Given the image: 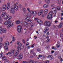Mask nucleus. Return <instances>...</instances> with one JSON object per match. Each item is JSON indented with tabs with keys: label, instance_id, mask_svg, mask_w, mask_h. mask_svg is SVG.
Instances as JSON below:
<instances>
[{
	"label": "nucleus",
	"instance_id": "e433bc0d",
	"mask_svg": "<svg viewBox=\"0 0 63 63\" xmlns=\"http://www.w3.org/2000/svg\"><path fill=\"white\" fill-rule=\"evenodd\" d=\"M5 48V49L6 50H8V46H7L5 47H4Z\"/></svg>",
	"mask_w": 63,
	"mask_h": 63
},
{
	"label": "nucleus",
	"instance_id": "f03ea898",
	"mask_svg": "<svg viewBox=\"0 0 63 63\" xmlns=\"http://www.w3.org/2000/svg\"><path fill=\"white\" fill-rule=\"evenodd\" d=\"M3 16L4 17V19H6V20H10V19L12 18V17H11V16L8 17L9 16V14L7 13L6 15H5Z\"/></svg>",
	"mask_w": 63,
	"mask_h": 63
},
{
	"label": "nucleus",
	"instance_id": "f257e3e1",
	"mask_svg": "<svg viewBox=\"0 0 63 63\" xmlns=\"http://www.w3.org/2000/svg\"><path fill=\"white\" fill-rule=\"evenodd\" d=\"M26 21L28 22L29 24H31L32 23V20H31V18L30 17L27 16L25 19Z\"/></svg>",
	"mask_w": 63,
	"mask_h": 63
},
{
	"label": "nucleus",
	"instance_id": "cd10ccee",
	"mask_svg": "<svg viewBox=\"0 0 63 63\" xmlns=\"http://www.w3.org/2000/svg\"><path fill=\"white\" fill-rule=\"evenodd\" d=\"M30 63H34V61L33 60H30L29 61Z\"/></svg>",
	"mask_w": 63,
	"mask_h": 63
},
{
	"label": "nucleus",
	"instance_id": "0eeeda50",
	"mask_svg": "<svg viewBox=\"0 0 63 63\" xmlns=\"http://www.w3.org/2000/svg\"><path fill=\"white\" fill-rule=\"evenodd\" d=\"M8 54H11V56H12L14 54V53H15V50H14L11 52H8Z\"/></svg>",
	"mask_w": 63,
	"mask_h": 63
},
{
	"label": "nucleus",
	"instance_id": "f704fd0d",
	"mask_svg": "<svg viewBox=\"0 0 63 63\" xmlns=\"http://www.w3.org/2000/svg\"><path fill=\"white\" fill-rule=\"evenodd\" d=\"M49 61H46L44 62L43 63H49Z\"/></svg>",
	"mask_w": 63,
	"mask_h": 63
},
{
	"label": "nucleus",
	"instance_id": "e2e57ef3",
	"mask_svg": "<svg viewBox=\"0 0 63 63\" xmlns=\"http://www.w3.org/2000/svg\"><path fill=\"white\" fill-rule=\"evenodd\" d=\"M21 23L22 25H23L24 22H23L22 21H21Z\"/></svg>",
	"mask_w": 63,
	"mask_h": 63
},
{
	"label": "nucleus",
	"instance_id": "a878e982",
	"mask_svg": "<svg viewBox=\"0 0 63 63\" xmlns=\"http://www.w3.org/2000/svg\"><path fill=\"white\" fill-rule=\"evenodd\" d=\"M22 10L24 13H26V10L25 8H23Z\"/></svg>",
	"mask_w": 63,
	"mask_h": 63
},
{
	"label": "nucleus",
	"instance_id": "8fccbe9b",
	"mask_svg": "<svg viewBox=\"0 0 63 63\" xmlns=\"http://www.w3.org/2000/svg\"><path fill=\"white\" fill-rule=\"evenodd\" d=\"M38 51H40L41 50V49L40 48H38L37 49V50Z\"/></svg>",
	"mask_w": 63,
	"mask_h": 63
},
{
	"label": "nucleus",
	"instance_id": "72a5a7b5",
	"mask_svg": "<svg viewBox=\"0 0 63 63\" xmlns=\"http://www.w3.org/2000/svg\"><path fill=\"white\" fill-rule=\"evenodd\" d=\"M21 29H17V31L19 33H20V32H21Z\"/></svg>",
	"mask_w": 63,
	"mask_h": 63
},
{
	"label": "nucleus",
	"instance_id": "5701e85b",
	"mask_svg": "<svg viewBox=\"0 0 63 63\" xmlns=\"http://www.w3.org/2000/svg\"><path fill=\"white\" fill-rule=\"evenodd\" d=\"M18 6H15L14 10H16V11H17L18 10Z\"/></svg>",
	"mask_w": 63,
	"mask_h": 63
},
{
	"label": "nucleus",
	"instance_id": "c9c22d12",
	"mask_svg": "<svg viewBox=\"0 0 63 63\" xmlns=\"http://www.w3.org/2000/svg\"><path fill=\"white\" fill-rule=\"evenodd\" d=\"M49 61H46L44 62L43 63H49Z\"/></svg>",
	"mask_w": 63,
	"mask_h": 63
},
{
	"label": "nucleus",
	"instance_id": "0e129e2a",
	"mask_svg": "<svg viewBox=\"0 0 63 63\" xmlns=\"http://www.w3.org/2000/svg\"><path fill=\"white\" fill-rule=\"evenodd\" d=\"M27 10L28 11H29V12H30V10L29 8H28L27 9Z\"/></svg>",
	"mask_w": 63,
	"mask_h": 63
},
{
	"label": "nucleus",
	"instance_id": "4d7b16f0",
	"mask_svg": "<svg viewBox=\"0 0 63 63\" xmlns=\"http://www.w3.org/2000/svg\"><path fill=\"white\" fill-rule=\"evenodd\" d=\"M60 36L61 37H63V35L62 33H61L60 34Z\"/></svg>",
	"mask_w": 63,
	"mask_h": 63
},
{
	"label": "nucleus",
	"instance_id": "69168bd1",
	"mask_svg": "<svg viewBox=\"0 0 63 63\" xmlns=\"http://www.w3.org/2000/svg\"><path fill=\"white\" fill-rule=\"evenodd\" d=\"M49 40H49V39H47L46 40V42H49Z\"/></svg>",
	"mask_w": 63,
	"mask_h": 63
},
{
	"label": "nucleus",
	"instance_id": "4be33fe9",
	"mask_svg": "<svg viewBox=\"0 0 63 63\" xmlns=\"http://www.w3.org/2000/svg\"><path fill=\"white\" fill-rule=\"evenodd\" d=\"M3 28L2 27H0V34H2L3 33Z\"/></svg>",
	"mask_w": 63,
	"mask_h": 63
},
{
	"label": "nucleus",
	"instance_id": "9b49d317",
	"mask_svg": "<svg viewBox=\"0 0 63 63\" xmlns=\"http://www.w3.org/2000/svg\"><path fill=\"white\" fill-rule=\"evenodd\" d=\"M18 59H21L22 58V54L21 53H20L18 57Z\"/></svg>",
	"mask_w": 63,
	"mask_h": 63
},
{
	"label": "nucleus",
	"instance_id": "58836bf2",
	"mask_svg": "<svg viewBox=\"0 0 63 63\" xmlns=\"http://www.w3.org/2000/svg\"><path fill=\"white\" fill-rule=\"evenodd\" d=\"M27 15L29 16H31V15H30V13H27Z\"/></svg>",
	"mask_w": 63,
	"mask_h": 63
},
{
	"label": "nucleus",
	"instance_id": "2f4dec72",
	"mask_svg": "<svg viewBox=\"0 0 63 63\" xmlns=\"http://www.w3.org/2000/svg\"><path fill=\"white\" fill-rule=\"evenodd\" d=\"M2 41L3 38H2V37H0V43H1Z\"/></svg>",
	"mask_w": 63,
	"mask_h": 63
},
{
	"label": "nucleus",
	"instance_id": "1a4fd4ad",
	"mask_svg": "<svg viewBox=\"0 0 63 63\" xmlns=\"http://www.w3.org/2000/svg\"><path fill=\"white\" fill-rule=\"evenodd\" d=\"M18 53H19L18 51L17 50H16V53H15V55H14L13 56V57L14 58L15 57H16V56L18 54Z\"/></svg>",
	"mask_w": 63,
	"mask_h": 63
},
{
	"label": "nucleus",
	"instance_id": "a19ab883",
	"mask_svg": "<svg viewBox=\"0 0 63 63\" xmlns=\"http://www.w3.org/2000/svg\"><path fill=\"white\" fill-rule=\"evenodd\" d=\"M52 14H56V12L55 11H52Z\"/></svg>",
	"mask_w": 63,
	"mask_h": 63
},
{
	"label": "nucleus",
	"instance_id": "3c124183",
	"mask_svg": "<svg viewBox=\"0 0 63 63\" xmlns=\"http://www.w3.org/2000/svg\"><path fill=\"white\" fill-rule=\"evenodd\" d=\"M23 63H28V62H26V61H24L22 62Z\"/></svg>",
	"mask_w": 63,
	"mask_h": 63
},
{
	"label": "nucleus",
	"instance_id": "4c0bfd02",
	"mask_svg": "<svg viewBox=\"0 0 63 63\" xmlns=\"http://www.w3.org/2000/svg\"><path fill=\"white\" fill-rule=\"evenodd\" d=\"M18 29H22V28L21 27V26H18Z\"/></svg>",
	"mask_w": 63,
	"mask_h": 63
},
{
	"label": "nucleus",
	"instance_id": "a18cd8bd",
	"mask_svg": "<svg viewBox=\"0 0 63 63\" xmlns=\"http://www.w3.org/2000/svg\"><path fill=\"white\" fill-rule=\"evenodd\" d=\"M34 20H37H37H38V19L37 17H35L34 18Z\"/></svg>",
	"mask_w": 63,
	"mask_h": 63
},
{
	"label": "nucleus",
	"instance_id": "2eb2a0df",
	"mask_svg": "<svg viewBox=\"0 0 63 63\" xmlns=\"http://www.w3.org/2000/svg\"><path fill=\"white\" fill-rule=\"evenodd\" d=\"M14 26V24L13 23H11L10 24L8 25V26H7L8 28L9 27H12Z\"/></svg>",
	"mask_w": 63,
	"mask_h": 63
},
{
	"label": "nucleus",
	"instance_id": "4468645a",
	"mask_svg": "<svg viewBox=\"0 0 63 63\" xmlns=\"http://www.w3.org/2000/svg\"><path fill=\"white\" fill-rule=\"evenodd\" d=\"M28 23H27L26 21H25L24 22L23 24L26 27H27V28L28 27Z\"/></svg>",
	"mask_w": 63,
	"mask_h": 63
},
{
	"label": "nucleus",
	"instance_id": "ea45409f",
	"mask_svg": "<svg viewBox=\"0 0 63 63\" xmlns=\"http://www.w3.org/2000/svg\"><path fill=\"white\" fill-rule=\"evenodd\" d=\"M17 4H18V3L16 2L14 4V6L15 7H16V6Z\"/></svg>",
	"mask_w": 63,
	"mask_h": 63
},
{
	"label": "nucleus",
	"instance_id": "a211bd4d",
	"mask_svg": "<svg viewBox=\"0 0 63 63\" xmlns=\"http://www.w3.org/2000/svg\"><path fill=\"white\" fill-rule=\"evenodd\" d=\"M6 14H6V12H3L1 14V16L3 17V16H5V15H6Z\"/></svg>",
	"mask_w": 63,
	"mask_h": 63
},
{
	"label": "nucleus",
	"instance_id": "680f3d73",
	"mask_svg": "<svg viewBox=\"0 0 63 63\" xmlns=\"http://www.w3.org/2000/svg\"><path fill=\"white\" fill-rule=\"evenodd\" d=\"M54 6V4H51V6L52 7H53Z\"/></svg>",
	"mask_w": 63,
	"mask_h": 63
},
{
	"label": "nucleus",
	"instance_id": "39448f33",
	"mask_svg": "<svg viewBox=\"0 0 63 63\" xmlns=\"http://www.w3.org/2000/svg\"><path fill=\"white\" fill-rule=\"evenodd\" d=\"M3 55L4 54L3 53H1L0 54V58H2L4 60H5L7 59V58Z\"/></svg>",
	"mask_w": 63,
	"mask_h": 63
},
{
	"label": "nucleus",
	"instance_id": "393cba45",
	"mask_svg": "<svg viewBox=\"0 0 63 63\" xmlns=\"http://www.w3.org/2000/svg\"><path fill=\"white\" fill-rule=\"evenodd\" d=\"M56 8L55 7H54V8H52V12L55 11H56Z\"/></svg>",
	"mask_w": 63,
	"mask_h": 63
},
{
	"label": "nucleus",
	"instance_id": "dca6fc26",
	"mask_svg": "<svg viewBox=\"0 0 63 63\" xmlns=\"http://www.w3.org/2000/svg\"><path fill=\"white\" fill-rule=\"evenodd\" d=\"M37 22L38 23H39V24H43V22L40 20H38L37 21Z\"/></svg>",
	"mask_w": 63,
	"mask_h": 63
},
{
	"label": "nucleus",
	"instance_id": "09e8293b",
	"mask_svg": "<svg viewBox=\"0 0 63 63\" xmlns=\"http://www.w3.org/2000/svg\"><path fill=\"white\" fill-rule=\"evenodd\" d=\"M5 44H6V45H7V46H8V45H9V42H6L5 43Z\"/></svg>",
	"mask_w": 63,
	"mask_h": 63
},
{
	"label": "nucleus",
	"instance_id": "13d9d810",
	"mask_svg": "<svg viewBox=\"0 0 63 63\" xmlns=\"http://www.w3.org/2000/svg\"><path fill=\"white\" fill-rule=\"evenodd\" d=\"M19 44H20V42H19V41H17V45H19Z\"/></svg>",
	"mask_w": 63,
	"mask_h": 63
},
{
	"label": "nucleus",
	"instance_id": "6ab92c4d",
	"mask_svg": "<svg viewBox=\"0 0 63 63\" xmlns=\"http://www.w3.org/2000/svg\"><path fill=\"white\" fill-rule=\"evenodd\" d=\"M48 57L49 58H50V60H52L53 59V56L52 55H48Z\"/></svg>",
	"mask_w": 63,
	"mask_h": 63
},
{
	"label": "nucleus",
	"instance_id": "20e7f679",
	"mask_svg": "<svg viewBox=\"0 0 63 63\" xmlns=\"http://www.w3.org/2000/svg\"><path fill=\"white\" fill-rule=\"evenodd\" d=\"M44 24L47 26H50L51 25V23L50 22L48 21H46L44 22Z\"/></svg>",
	"mask_w": 63,
	"mask_h": 63
},
{
	"label": "nucleus",
	"instance_id": "ddd939ff",
	"mask_svg": "<svg viewBox=\"0 0 63 63\" xmlns=\"http://www.w3.org/2000/svg\"><path fill=\"white\" fill-rule=\"evenodd\" d=\"M10 5L11 4H10V3H8L7 4L6 7V8L7 9V10L9 9V8H10Z\"/></svg>",
	"mask_w": 63,
	"mask_h": 63
},
{
	"label": "nucleus",
	"instance_id": "37998d69",
	"mask_svg": "<svg viewBox=\"0 0 63 63\" xmlns=\"http://www.w3.org/2000/svg\"><path fill=\"white\" fill-rule=\"evenodd\" d=\"M3 46L4 47H6L7 46V45H6V43H4Z\"/></svg>",
	"mask_w": 63,
	"mask_h": 63
},
{
	"label": "nucleus",
	"instance_id": "603ef678",
	"mask_svg": "<svg viewBox=\"0 0 63 63\" xmlns=\"http://www.w3.org/2000/svg\"><path fill=\"white\" fill-rule=\"evenodd\" d=\"M57 10H60V7L59 6L57 7Z\"/></svg>",
	"mask_w": 63,
	"mask_h": 63
},
{
	"label": "nucleus",
	"instance_id": "473e14b6",
	"mask_svg": "<svg viewBox=\"0 0 63 63\" xmlns=\"http://www.w3.org/2000/svg\"><path fill=\"white\" fill-rule=\"evenodd\" d=\"M57 47H60V44L58 43H57Z\"/></svg>",
	"mask_w": 63,
	"mask_h": 63
},
{
	"label": "nucleus",
	"instance_id": "5fc2aeb1",
	"mask_svg": "<svg viewBox=\"0 0 63 63\" xmlns=\"http://www.w3.org/2000/svg\"><path fill=\"white\" fill-rule=\"evenodd\" d=\"M42 57V56L41 55H39V56L37 57V58L39 59V58H40V57Z\"/></svg>",
	"mask_w": 63,
	"mask_h": 63
},
{
	"label": "nucleus",
	"instance_id": "f8f14e48",
	"mask_svg": "<svg viewBox=\"0 0 63 63\" xmlns=\"http://www.w3.org/2000/svg\"><path fill=\"white\" fill-rule=\"evenodd\" d=\"M40 12L41 13V14L42 15V16L43 17H44L45 15L43 14H44V11L43 10H41L40 11Z\"/></svg>",
	"mask_w": 63,
	"mask_h": 63
},
{
	"label": "nucleus",
	"instance_id": "864d4df0",
	"mask_svg": "<svg viewBox=\"0 0 63 63\" xmlns=\"http://www.w3.org/2000/svg\"><path fill=\"white\" fill-rule=\"evenodd\" d=\"M12 41L13 42V41H15V38H14V37H12Z\"/></svg>",
	"mask_w": 63,
	"mask_h": 63
},
{
	"label": "nucleus",
	"instance_id": "49530a36",
	"mask_svg": "<svg viewBox=\"0 0 63 63\" xmlns=\"http://www.w3.org/2000/svg\"><path fill=\"white\" fill-rule=\"evenodd\" d=\"M58 27L59 28H61V27H62V25H59Z\"/></svg>",
	"mask_w": 63,
	"mask_h": 63
},
{
	"label": "nucleus",
	"instance_id": "aec40b11",
	"mask_svg": "<svg viewBox=\"0 0 63 63\" xmlns=\"http://www.w3.org/2000/svg\"><path fill=\"white\" fill-rule=\"evenodd\" d=\"M10 13H11L14 14L15 13V10H14V9H11V10H10Z\"/></svg>",
	"mask_w": 63,
	"mask_h": 63
},
{
	"label": "nucleus",
	"instance_id": "bb28decb",
	"mask_svg": "<svg viewBox=\"0 0 63 63\" xmlns=\"http://www.w3.org/2000/svg\"><path fill=\"white\" fill-rule=\"evenodd\" d=\"M45 2L47 4H49L50 2V1H49V0H45Z\"/></svg>",
	"mask_w": 63,
	"mask_h": 63
},
{
	"label": "nucleus",
	"instance_id": "774afa93",
	"mask_svg": "<svg viewBox=\"0 0 63 63\" xmlns=\"http://www.w3.org/2000/svg\"><path fill=\"white\" fill-rule=\"evenodd\" d=\"M60 61L61 62H62L63 61V59L61 58Z\"/></svg>",
	"mask_w": 63,
	"mask_h": 63
},
{
	"label": "nucleus",
	"instance_id": "9d476101",
	"mask_svg": "<svg viewBox=\"0 0 63 63\" xmlns=\"http://www.w3.org/2000/svg\"><path fill=\"white\" fill-rule=\"evenodd\" d=\"M6 4L4 5H3L2 8V11H5L6 10Z\"/></svg>",
	"mask_w": 63,
	"mask_h": 63
},
{
	"label": "nucleus",
	"instance_id": "338daca9",
	"mask_svg": "<svg viewBox=\"0 0 63 63\" xmlns=\"http://www.w3.org/2000/svg\"><path fill=\"white\" fill-rule=\"evenodd\" d=\"M47 12H45L44 13V15L45 16H46L47 15Z\"/></svg>",
	"mask_w": 63,
	"mask_h": 63
},
{
	"label": "nucleus",
	"instance_id": "79ce46f5",
	"mask_svg": "<svg viewBox=\"0 0 63 63\" xmlns=\"http://www.w3.org/2000/svg\"><path fill=\"white\" fill-rule=\"evenodd\" d=\"M15 6H13L11 7V9H15Z\"/></svg>",
	"mask_w": 63,
	"mask_h": 63
},
{
	"label": "nucleus",
	"instance_id": "6e6552de",
	"mask_svg": "<svg viewBox=\"0 0 63 63\" xmlns=\"http://www.w3.org/2000/svg\"><path fill=\"white\" fill-rule=\"evenodd\" d=\"M12 22V20H9L7 21H6L4 22V23L5 25H7L8 24H10Z\"/></svg>",
	"mask_w": 63,
	"mask_h": 63
},
{
	"label": "nucleus",
	"instance_id": "c85d7f7f",
	"mask_svg": "<svg viewBox=\"0 0 63 63\" xmlns=\"http://www.w3.org/2000/svg\"><path fill=\"white\" fill-rule=\"evenodd\" d=\"M17 49H18V50L19 51H20L21 50V48H20V47L19 46H17Z\"/></svg>",
	"mask_w": 63,
	"mask_h": 63
},
{
	"label": "nucleus",
	"instance_id": "423d86ee",
	"mask_svg": "<svg viewBox=\"0 0 63 63\" xmlns=\"http://www.w3.org/2000/svg\"><path fill=\"white\" fill-rule=\"evenodd\" d=\"M30 13L32 15H33V16H35L37 15V13L36 11H33L32 10H31L30 11Z\"/></svg>",
	"mask_w": 63,
	"mask_h": 63
},
{
	"label": "nucleus",
	"instance_id": "7ed1b4c3",
	"mask_svg": "<svg viewBox=\"0 0 63 63\" xmlns=\"http://www.w3.org/2000/svg\"><path fill=\"white\" fill-rule=\"evenodd\" d=\"M52 16V11H50L47 16V17L49 19H51Z\"/></svg>",
	"mask_w": 63,
	"mask_h": 63
},
{
	"label": "nucleus",
	"instance_id": "c03bdc74",
	"mask_svg": "<svg viewBox=\"0 0 63 63\" xmlns=\"http://www.w3.org/2000/svg\"><path fill=\"white\" fill-rule=\"evenodd\" d=\"M24 47L23 46H21L20 47V48H21V49H23Z\"/></svg>",
	"mask_w": 63,
	"mask_h": 63
},
{
	"label": "nucleus",
	"instance_id": "f3484780",
	"mask_svg": "<svg viewBox=\"0 0 63 63\" xmlns=\"http://www.w3.org/2000/svg\"><path fill=\"white\" fill-rule=\"evenodd\" d=\"M7 31V30L6 29V28H4L2 30V33H6V32Z\"/></svg>",
	"mask_w": 63,
	"mask_h": 63
},
{
	"label": "nucleus",
	"instance_id": "bf43d9fd",
	"mask_svg": "<svg viewBox=\"0 0 63 63\" xmlns=\"http://www.w3.org/2000/svg\"><path fill=\"white\" fill-rule=\"evenodd\" d=\"M5 62H7V63H9V60L8 59H7L6 60V61H5Z\"/></svg>",
	"mask_w": 63,
	"mask_h": 63
},
{
	"label": "nucleus",
	"instance_id": "7c9ffc66",
	"mask_svg": "<svg viewBox=\"0 0 63 63\" xmlns=\"http://www.w3.org/2000/svg\"><path fill=\"white\" fill-rule=\"evenodd\" d=\"M49 29H48V28L47 27H46L45 28L44 30L45 31H48Z\"/></svg>",
	"mask_w": 63,
	"mask_h": 63
},
{
	"label": "nucleus",
	"instance_id": "de8ad7c7",
	"mask_svg": "<svg viewBox=\"0 0 63 63\" xmlns=\"http://www.w3.org/2000/svg\"><path fill=\"white\" fill-rule=\"evenodd\" d=\"M45 12L46 13H48V10L47 9H46L45 10Z\"/></svg>",
	"mask_w": 63,
	"mask_h": 63
},
{
	"label": "nucleus",
	"instance_id": "052dcab7",
	"mask_svg": "<svg viewBox=\"0 0 63 63\" xmlns=\"http://www.w3.org/2000/svg\"><path fill=\"white\" fill-rule=\"evenodd\" d=\"M41 15H42L41 14V13L40 12H38V16H40Z\"/></svg>",
	"mask_w": 63,
	"mask_h": 63
},
{
	"label": "nucleus",
	"instance_id": "6e6d98bb",
	"mask_svg": "<svg viewBox=\"0 0 63 63\" xmlns=\"http://www.w3.org/2000/svg\"><path fill=\"white\" fill-rule=\"evenodd\" d=\"M18 7H19V8H20L21 7V4H18Z\"/></svg>",
	"mask_w": 63,
	"mask_h": 63
},
{
	"label": "nucleus",
	"instance_id": "b1692460",
	"mask_svg": "<svg viewBox=\"0 0 63 63\" xmlns=\"http://www.w3.org/2000/svg\"><path fill=\"white\" fill-rule=\"evenodd\" d=\"M48 6V5L47 4H45L43 6V7L44 8H47Z\"/></svg>",
	"mask_w": 63,
	"mask_h": 63
},
{
	"label": "nucleus",
	"instance_id": "412c9836",
	"mask_svg": "<svg viewBox=\"0 0 63 63\" xmlns=\"http://www.w3.org/2000/svg\"><path fill=\"white\" fill-rule=\"evenodd\" d=\"M30 53L31 54H32L34 55H36V53H35L33 51L31 50V51Z\"/></svg>",
	"mask_w": 63,
	"mask_h": 63
},
{
	"label": "nucleus",
	"instance_id": "c756f323",
	"mask_svg": "<svg viewBox=\"0 0 63 63\" xmlns=\"http://www.w3.org/2000/svg\"><path fill=\"white\" fill-rule=\"evenodd\" d=\"M16 24H19V23H20V21L18 20H17V21H16Z\"/></svg>",
	"mask_w": 63,
	"mask_h": 63
}]
</instances>
